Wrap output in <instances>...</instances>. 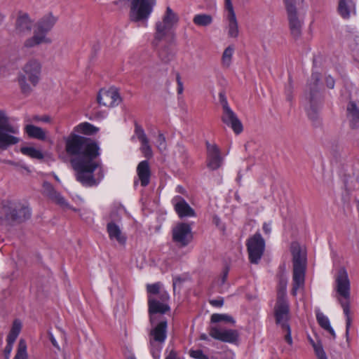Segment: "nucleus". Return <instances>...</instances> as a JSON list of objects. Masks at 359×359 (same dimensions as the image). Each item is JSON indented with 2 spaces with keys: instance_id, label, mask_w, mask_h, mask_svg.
<instances>
[{
  "instance_id": "obj_1",
  "label": "nucleus",
  "mask_w": 359,
  "mask_h": 359,
  "mask_svg": "<svg viewBox=\"0 0 359 359\" xmlns=\"http://www.w3.org/2000/svg\"><path fill=\"white\" fill-rule=\"evenodd\" d=\"M65 151L71 157L76 180L84 187L97 186L104 178L102 165L97 158L100 155L98 143L89 137L72 133L65 140Z\"/></svg>"
},
{
  "instance_id": "obj_2",
  "label": "nucleus",
  "mask_w": 359,
  "mask_h": 359,
  "mask_svg": "<svg viewBox=\"0 0 359 359\" xmlns=\"http://www.w3.org/2000/svg\"><path fill=\"white\" fill-rule=\"evenodd\" d=\"M161 285L160 282L147 285L149 321L152 325L154 324V314H164L170 309L168 304L170 296L165 290H161Z\"/></svg>"
},
{
  "instance_id": "obj_3",
  "label": "nucleus",
  "mask_w": 359,
  "mask_h": 359,
  "mask_svg": "<svg viewBox=\"0 0 359 359\" xmlns=\"http://www.w3.org/2000/svg\"><path fill=\"white\" fill-rule=\"evenodd\" d=\"M336 291L339 295L338 301L343 309L344 313L346 316V337L348 339L349 329L351 324L350 317V281L348 279L347 271L345 269L341 268L339 270L335 279Z\"/></svg>"
},
{
  "instance_id": "obj_4",
  "label": "nucleus",
  "mask_w": 359,
  "mask_h": 359,
  "mask_svg": "<svg viewBox=\"0 0 359 359\" xmlns=\"http://www.w3.org/2000/svg\"><path fill=\"white\" fill-rule=\"evenodd\" d=\"M282 286L278 292L276 303L274 306V316L276 324L281 325L283 332H285V340L292 345L290 327L287 323L289 320L290 306L286 297V283H281Z\"/></svg>"
},
{
  "instance_id": "obj_5",
  "label": "nucleus",
  "mask_w": 359,
  "mask_h": 359,
  "mask_svg": "<svg viewBox=\"0 0 359 359\" xmlns=\"http://www.w3.org/2000/svg\"><path fill=\"white\" fill-rule=\"evenodd\" d=\"M20 127L11 123L9 117L4 110H0V149L6 150L10 147L18 144Z\"/></svg>"
},
{
  "instance_id": "obj_6",
  "label": "nucleus",
  "mask_w": 359,
  "mask_h": 359,
  "mask_svg": "<svg viewBox=\"0 0 359 359\" xmlns=\"http://www.w3.org/2000/svg\"><path fill=\"white\" fill-rule=\"evenodd\" d=\"M57 21L52 14H48L41 18L36 25L34 35L25 41V46L32 48L41 43H50L51 40L46 37V34L50 32Z\"/></svg>"
},
{
  "instance_id": "obj_7",
  "label": "nucleus",
  "mask_w": 359,
  "mask_h": 359,
  "mask_svg": "<svg viewBox=\"0 0 359 359\" xmlns=\"http://www.w3.org/2000/svg\"><path fill=\"white\" fill-rule=\"evenodd\" d=\"M42 65L41 62L36 59L29 60L22 68L24 74L18 76V83L21 90L24 93L31 91L30 86L27 83V79L34 86H36L40 80Z\"/></svg>"
},
{
  "instance_id": "obj_8",
  "label": "nucleus",
  "mask_w": 359,
  "mask_h": 359,
  "mask_svg": "<svg viewBox=\"0 0 359 359\" xmlns=\"http://www.w3.org/2000/svg\"><path fill=\"white\" fill-rule=\"evenodd\" d=\"M168 323L161 320L154 325L149 332V344L154 359H159L160 353L167 339Z\"/></svg>"
},
{
  "instance_id": "obj_9",
  "label": "nucleus",
  "mask_w": 359,
  "mask_h": 359,
  "mask_svg": "<svg viewBox=\"0 0 359 359\" xmlns=\"http://www.w3.org/2000/svg\"><path fill=\"white\" fill-rule=\"evenodd\" d=\"M293 254V274H292V289L291 294L296 296L300 287H304L305 280L306 261L301 256L300 251L292 252Z\"/></svg>"
},
{
  "instance_id": "obj_10",
  "label": "nucleus",
  "mask_w": 359,
  "mask_h": 359,
  "mask_svg": "<svg viewBox=\"0 0 359 359\" xmlns=\"http://www.w3.org/2000/svg\"><path fill=\"white\" fill-rule=\"evenodd\" d=\"M2 212L6 220L18 223L23 222L31 217L29 208L20 203L8 202L3 205Z\"/></svg>"
},
{
  "instance_id": "obj_11",
  "label": "nucleus",
  "mask_w": 359,
  "mask_h": 359,
  "mask_svg": "<svg viewBox=\"0 0 359 359\" xmlns=\"http://www.w3.org/2000/svg\"><path fill=\"white\" fill-rule=\"evenodd\" d=\"M248 258L252 264H257L262 259L265 250V241L259 232H256L246 241Z\"/></svg>"
},
{
  "instance_id": "obj_12",
  "label": "nucleus",
  "mask_w": 359,
  "mask_h": 359,
  "mask_svg": "<svg viewBox=\"0 0 359 359\" xmlns=\"http://www.w3.org/2000/svg\"><path fill=\"white\" fill-rule=\"evenodd\" d=\"M320 79V76L318 73H313L311 75V80L313 81V86L310 87V106L307 109V114L309 118L316 122L318 120V111L321 103L320 95L317 89L318 83Z\"/></svg>"
},
{
  "instance_id": "obj_13",
  "label": "nucleus",
  "mask_w": 359,
  "mask_h": 359,
  "mask_svg": "<svg viewBox=\"0 0 359 359\" xmlns=\"http://www.w3.org/2000/svg\"><path fill=\"white\" fill-rule=\"evenodd\" d=\"M206 146V165L210 170H216L220 168L224 162L221 150L216 144L205 142Z\"/></svg>"
},
{
  "instance_id": "obj_14",
  "label": "nucleus",
  "mask_w": 359,
  "mask_h": 359,
  "mask_svg": "<svg viewBox=\"0 0 359 359\" xmlns=\"http://www.w3.org/2000/svg\"><path fill=\"white\" fill-rule=\"evenodd\" d=\"M224 8L228 36L236 39L239 35V27L231 0H224Z\"/></svg>"
},
{
  "instance_id": "obj_15",
  "label": "nucleus",
  "mask_w": 359,
  "mask_h": 359,
  "mask_svg": "<svg viewBox=\"0 0 359 359\" xmlns=\"http://www.w3.org/2000/svg\"><path fill=\"white\" fill-rule=\"evenodd\" d=\"M285 3L291 34L294 38H297L301 35L302 22L297 15L295 0H285Z\"/></svg>"
},
{
  "instance_id": "obj_16",
  "label": "nucleus",
  "mask_w": 359,
  "mask_h": 359,
  "mask_svg": "<svg viewBox=\"0 0 359 359\" xmlns=\"http://www.w3.org/2000/svg\"><path fill=\"white\" fill-rule=\"evenodd\" d=\"M191 228L187 223H179L172 229V241L180 247H186L192 240Z\"/></svg>"
},
{
  "instance_id": "obj_17",
  "label": "nucleus",
  "mask_w": 359,
  "mask_h": 359,
  "mask_svg": "<svg viewBox=\"0 0 359 359\" xmlns=\"http://www.w3.org/2000/svg\"><path fill=\"white\" fill-rule=\"evenodd\" d=\"M97 102L101 105L114 107L121 103V97L115 88L101 89L97 95Z\"/></svg>"
},
{
  "instance_id": "obj_18",
  "label": "nucleus",
  "mask_w": 359,
  "mask_h": 359,
  "mask_svg": "<svg viewBox=\"0 0 359 359\" xmlns=\"http://www.w3.org/2000/svg\"><path fill=\"white\" fill-rule=\"evenodd\" d=\"M209 334L215 339L226 343H235L238 339V332L236 330H224L217 326H212L209 330Z\"/></svg>"
},
{
  "instance_id": "obj_19",
  "label": "nucleus",
  "mask_w": 359,
  "mask_h": 359,
  "mask_svg": "<svg viewBox=\"0 0 359 359\" xmlns=\"http://www.w3.org/2000/svg\"><path fill=\"white\" fill-rule=\"evenodd\" d=\"M221 119L222 121L225 125L230 127L236 134H240L243 131V124L231 109L223 111Z\"/></svg>"
},
{
  "instance_id": "obj_20",
  "label": "nucleus",
  "mask_w": 359,
  "mask_h": 359,
  "mask_svg": "<svg viewBox=\"0 0 359 359\" xmlns=\"http://www.w3.org/2000/svg\"><path fill=\"white\" fill-rule=\"evenodd\" d=\"M175 210L180 218L195 217L194 210L181 196H177L172 201Z\"/></svg>"
},
{
  "instance_id": "obj_21",
  "label": "nucleus",
  "mask_w": 359,
  "mask_h": 359,
  "mask_svg": "<svg viewBox=\"0 0 359 359\" xmlns=\"http://www.w3.org/2000/svg\"><path fill=\"white\" fill-rule=\"evenodd\" d=\"M43 194L51 201L63 208H69V203L65 198L57 192L53 186L48 182H44L43 184Z\"/></svg>"
},
{
  "instance_id": "obj_22",
  "label": "nucleus",
  "mask_w": 359,
  "mask_h": 359,
  "mask_svg": "<svg viewBox=\"0 0 359 359\" xmlns=\"http://www.w3.org/2000/svg\"><path fill=\"white\" fill-rule=\"evenodd\" d=\"M32 27V22L29 15L26 13L18 17L15 22V32L19 35H26L29 34Z\"/></svg>"
},
{
  "instance_id": "obj_23",
  "label": "nucleus",
  "mask_w": 359,
  "mask_h": 359,
  "mask_svg": "<svg viewBox=\"0 0 359 359\" xmlns=\"http://www.w3.org/2000/svg\"><path fill=\"white\" fill-rule=\"evenodd\" d=\"M137 174L140 181L141 186L145 187L150 182L151 169L149 161L147 160L140 161L137 166Z\"/></svg>"
},
{
  "instance_id": "obj_24",
  "label": "nucleus",
  "mask_w": 359,
  "mask_h": 359,
  "mask_svg": "<svg viewBox=\"0 0 359 359\" xmlns=\"http://www.w3.org/2000/svg\"><path fill=\"white\" fill-rule=\"evenodd\" d=\"M107 231L110 240L116 241L120 245H125L127 238L116 224L113 222H109L107 225Z\"/></svg>"
},
{
  "instance_id": "obj_25",
  "label": "nucleus",
  "mask_w": 359,
  "mask_h": 359,
  "mask_svg": "<svg viewBox=\"0 0 359 359\" xmlns=\"http://www.w3.org/2000/svg\"><path fill=\"white\" fill-rule=\"evenodd\" d=\"M346 116L350 127L356 129L359 127V108L353 101H350L346 108Z\"/></svg>"
},
{
  "instance_id": "obj_26",
  "label": "nucleus",
  "mask_w": 359,
  "mask_h": 359,
  "mask_svg": "<svg viewBox=\"0 0 359 359\" xmlns=\"http://www.w3.org/2000/svg\"><path fill=\"white\" fill-rule=\"evenodd\" d=\"M176 51L171 42L162 44L158 51L159 59L164 63H168L172 61L175 56Z\"/></svg>"
},
{
  "instance_id": "obj_27",
  "label": "nucleus",
  "mask_w": 359,
  "mask_h": 359,
  "mask_svg": "<svg viewBox=\"0 0 359 359\" xmlns=\"http://www.w3.org/2000/svg\"><path fill=\"white\" fill-rule=\"evenodd\" d=\"M338 11L344 18H349L351 13H355V4L353 0H339Z\"/></svg>"
},
{
  "instance_id": "obj_28",
  "label": "nucleus",
  "mask_w": 359,
  "mask_h": 359,
  "mask_svg": "<svg viewBox=\"0 0 359 359\" xmlns=\"http://www.w3.org/2000/svg\"><path fill=\"white\" fill-rule=\"evenodd\" d=\"M25 132L31 138H34L39 140H45L46 138V133L44 130L32 124H29L25 126Z\"/></svg>"
},
{
  "instance_id": "obj_29",
  "label": "nucleus",
  "mask_w": 359,
  "mask_h": 359,
  "mask_svg": "<svg viewBox=\"0 0 359 359\" xmlns=\"http://www.w3.org/2000/svg\"><path fill=\"white\" fill-rule=\"evenodd\" d=\"M98 130L99 129L97 128L88 122L81 123L75 126L74 128V132L87 135L95 134Z\"/></svg>"
},
{
  "instance_id": "obj_30",
  "label": "nucleus",
  "mask_w": 359,
  "mask_h": 359,
  "mask_svg": "<svg viewBox=\"0 0 359 359\" xmlns=\"http://www.w3.org/2000/svg\"><path fill=\"white\" fill-rule=\"evenodd\" d=\"M169 25L165 24L163 21L158 22L156 25V35L155 43L158 45L156 41H161L166 35L168 31L171 28Z\"/></svg>"
},
{
  "instance_id": "obj_31",
  "label": "nucleus",
  "mask_w": 359,
  "mask_h": 359,
  "mask_svg": "<svg viewBox=\"0 0 359 359\" xmlns=\"http://www.w3.org/2000/svg\"><path fill=\"white\" fill-rule=\"evenodd\" d=\"M22 327L21 322L19 320H15L12 327L7 336L6 341L14 344L18 338Z\"/></svg>"
},
{
  "instance_id": "obj_32",
  "label": "nucleus",
  "mask_w": 359,
  "mask_h": 359,
  "mask_svg": "<svg viewBox=\"0 0 359 359\" xmlns=\"http://www.w3.org/2000/svg\"><path fill=\"white\" fill-rule=\"evenodd\" d=\"M213 19L212 17L209 14H197L195 15L193 18V22L197 25L201 27H206L212 23Z\"/></svg>"
},
{
  "instance_id": "obj_33",
  "label": "nucleus",
  "mask_w": 359,
  "mask_h": 359,
  "mask_svg": "<svg viewBox=\"0 0 359 359\" xmlns=\"http://www.w3.org/2000/svg\"><path fill=\"white\" fill-rule=\"evenodd\" d=\"M20 151L22 154L32 158L41 160L44 158V155L41 150L36 149L32 147H22L20 148Z\"/></svg>"
},
{
  "instance_id": "obj_34",
  "label": "nucleus",
  "mask_w": 359,
  "mask_h": 359,
  "mask_svg": "<svg viewBox=\"0 0 359 359\" xmlns=\"http://www.w3.org/2000/svg\"><path fill=\"white\" fill-rule=\"evenodd\" d=\"M210 322L212 323H218L220 322H224L231 324L235 323V320L233 317L225 313H213L210 317Z\"/></svg>"
},
{
  "instance_id": "obj_35",
  "label": "nucleus",
  "mask_w": 359,
  "mask_h": 359,
  "mask_svg": "<svg viewBox=\"0 0 359 359\" xmlns=\"http://www.w3.org/2000/svg\"><path fill=\"white\" fill-rule=\"evenodd\" d=\"M233 52L234 47L233 46H229L224 49L222 56V64L223 66L229 67L231 65Z\"/></svg>"
},
{
  "instance_id": "obj_36",
  "label": "nucleus",
  "mask_w": 359,
  "mask_h": 359,
  "mask_svg": "<svg viewBox=\"0 0 359 359\" xmlns=\"http://www.w3.org/2000/svg\"><path fill=\"white\" fill-rule=\"evenodd\" d=\"M27 344L24 339H20L18 342L17 353L13 359H27Z\"/></svg>"
},
{
  "instance_id": "obj_37",
  "label": "nucleus",
  "mask_w": 359,
  "mask_h": 359,
  "mask_svg": "<svg viewBox=\"0 0 359 359\" xmlns=\"http://www.w3.org/2000/svg\"><path fill=\"white\" fill-rule=\"evenodd\" d=\"M163 21L170 27L177 21V18L175 13L170 7H167L165 13L163 18Z\"/></svg>"
},
{
  "instance_id": "obj_38",
  "label": "nucleus",
  "mask_w": 359,
  "mask_h": 359,
  "mask_svg": "<svg viewBox=\"0 0 359 359\" xmlns=\"http://www.w3.org/2000/svg\"><path fill=\"white\" fill-rule=\"evenodd\" d=\"M135 135L137 137L138 140L141 142H146L148 140L144 130L137 122H135V130H134Z\"/></svg>"
},
{
  "instance_id": "obj_39",
  "label": "nucleus",
  "mask_w": 359,
  "mask_h": 359,
  "mask_svg": "<svg viewBox=\"0 0 359 359\" xmlns=\"http://www.w3.org/2000/svg\"><path fill=\"white\" fill-rule=\"evenodd\" d=\"M140 150L144 157H146L147 158H150L152 157L153 153H152L151 147L149 145V140H146V142H141Z\"/></svg>"
},
{
  "instance_id": "obj_40",
  "label": "nucleus",
  "mask_w": 359,
  "mask_h": 359,
  "mask_svg": "<svg viewBox=\"0 0 359 359\" xmlns=\"http://www.w3.org/2000/svg\"><path fill=\"white\" fill-rule=\"evenodd\" d=\"M313 349L318 359H327L320 341H318L317 344H313Z\"/></svg>"
},
{
  "instance_id": "obj_41",
  "label": "nucleus",
  "mask_w": 359,
  "mask_h": 359,
  "mask_svg": "<svg viewBox=\"0 0 359 359\" xmlns=\"http://www.w3.org/2000/svg\"><path fill=\"white\" fill-rule=\"evenodd\" d=\"M316 319L319 325L324 330L330 326L329 318L325 316L323 313H318L316 314Z\"/></svg>"
},
{
  "instance_id": "obj_42",
  "label": "nucleus",
  "mask_w": 359,
  "mask_h": 359,
  "mask_svg": "<svg viewBox=\"0 0 359 359\" xmlns=\"http://www.w3.org/2000/svg\"><path fill=\"white\" fill-rule=\"evenodd\" d=\"M156 147L161 152L165 151L167 148L165 137L161 132L158 133L156 139Z\"/></svg>"
},
{
  "instance_id": "obj_43",
  "label": "nucleus",
  "mask_w": 359,
  "mask_h": 359,
  "mask_svg": "<svg viewBox=\"0 0 359 359\" xmlns=\"http://www.w3.org/2000/svg\"><path fill=\"white\" fill-rule=\"evenodd\" d=\"M189 355L195 359H209V358L205 355L201 349L190 350Z\"/></svg>"
},
{
  "instance_id": "obj_44",
  "label": "nucleus",
  "mask_w": 359,
  "mask_h": 359,
  "mask_svg": "<svg viewBox=\"0 0 359 359\" xmlns=\"http://www.w3.org/2000/svg\"><path fill=\"white\" fill-rule=\"evenodd\" d=\"M178 152L180 154V158L182 163L187 164L188 163L189 155L187 154V150L184 147L179 146L178 147Z\"/></svg>"
},
{
  "instance_id": "obj_45",
  "label": "nucleus",
  "mask_w": 359,
  "mask_h": 359,
  "mask_svg": "<svg viewBox=\"0 0 359 359\" xmlns=\"http://www.w3.org/2000/svg\"><path fill=\"white\" fill-rule=\"evenodd\" d=\"M219 102L222 106V111L224 110L231 109L228 104L226 97L223 93H220L219 94Z\"/></svg>"
},
{
  "instance_id": "obj_46",
  "label": "nucleus",
  "mask_w": 359,
  "mask_h": 359,
  "mask_svg": "<svg viewBox=\"0 0 359 359\" xmlns=\"http://www.w3.org/2000/svg\"><path fill=\"white\" fill-rule=\"evenodd\" d=\"M176 81L177 83V91L178 94H182L184 90L183 83L181 80V76L179 73L176 74Z\"/></svg>"
},
{
  "instance_id": "obj_47",
  "label": "nucleus",
  "mask_w": 359,
  "mask_h": 359,
  "mask_svg": "<svg viewBox=\"0 0 359 359\" xmlns=\"http://www.w3.org/2000/svg\"><path fill=\"white\" fill-rule=\"evenodd\" d=\"M13 343L7 342V344H6V346L4 348V356H5L6 359H9L10 354L13 349Z\"/></svg>"
},
{
  "instance_id": "obj_48",
  "label": "nucleus",
  "mask_w": 359,
  "mask_h": 359,
  "mask_svg": "<svg viewBox=\"0 0 359 359\" xmlns=\"http://www.w3.org/2000/svg\"><path fill=\"white\" fill-rule=\"evenodd\" d=\"M325 83H326L327 86L329 88H330V89L334 88V79L332 76H327L326 79H325Z\"/></svg>"
},
{
  "instance_id": "obj_49",
  "label": "nucleus",
  "mask_w": 359,
  "mask_h": 359,
  "mask_svg": "<svg viewBox=\"0 0 359 359\" xmlns=\"http://www.w3.org/2000/svg\"><path fill=\"white\" fill-rule=\"evenodd\" d=\"M210 304L213 306L220 307L224 304L223 299H212L210 302Z\"/></svg>"
},
{
  "instance_id": "obj_50",
  "label": "nucleus",
  "mask_w": 359,
  "mask_h": 359,
  "mask_svg": "<svg viewBox=\"0 0 359 359\" xmlns=\"http://www.w3.org/2000/svg\"><path fill=\"white\" fill-rule=\"evenodd\" d=\"M165 359H181L177 353L172 350L170 351L169 354L165 357Z\"/></svg>"
},
{
  "instance_id": "obj_51",
  "label": "nucleus",
  "mask_w": 359,
  "mask_h": 359,
  "mask_svg": "<svg viewBox=\"0 0 359 359\" xmlns=\"http://www.w3.org/2000/svg\"><path fill=\"white\" fill-rule=\"evenodd\" d=\"M228 273H229V269L227 268H226L224 270L222 276L221 277V284H224L226 282V280L227 279Z\"/></svg>"
},
{
  "instance_id": "obj_52",
  "label": "nucleus",
  "mask_w": 359,
  "mask_h": 359,
  "mask_svg": "<svg viewBox=\"0 0 359 359\" xmlns=\"http://www.w3.org/2000/svg\"><path fill=\"white\" fill-rule=\"evenodd\" d=\"M262 229L266 234H269L271 231L270 224L267 223H264Z\"/></svg>"
},
{
  "instance_id": "obj_53",
  "label": "nucleus",
  "mask_w": 359,
  "mask_h": 359,
  "mask_svg": "<svg viewBox=\"0 0 359 359\" xmlns=\"http://www.w3.org/2000/svg\"><path fill=\"white\" fill-rule=\"evenodd\" d=\"M325 330H326L327 332L330 333V334L332 336V338L334 339L336 338V334L332 326H329V327L326 328Z\"/></svg>"
},
{
  "instance_id": "obj_54",
  "label": "nucleus",
  "mask_w": 359,
  "mask_h": 359,
  "mask_svg": "<svg viewBox=\"0 0 359 359\" xmlns=\"http://www.w3.org/2000/svg\"><path fill=\"white\" fill-rule=\"evenodd\" d=\"M50 340L53 346H55L57 349H60V346H59L56 339L54 338V337L52 334L50 335Z\"/></svg>"
},
{
  "instance_id": "obj_55",
  "label": "nucleus",
  "mask_w": 359,
  "mask_h": 359,
  "mask_svg": "<svg viewBox=\"0 0 359 359\" xmlns=\"http://www.w3.org/2000/svg\"><path fill=\"white\" fill-rule=\"evenodd\" d=\"M285 92H286V94H287V100H291V95L290 94L292 93V87H291V84L290 83L289 86L286 88Z\"/></svg>"
},
{
  "instance_id": "obj_56",
  "label": "nucleus",
  "mask_w": 359,
  "mask_h": 359,
  "mask_svg": "<svg viewBox=\"0 0 359 359\" xmlns=\"http://www.w3.org/2000/svg\"><path fill=\"white\" fill-rule=\"evenodd\" d=\"M212 222H213V223H214L216 226H219V224H220V222H221V221H220L219 217L215 215V216H214V217H213Z\"/></svg>"
},
{
  "instance_id": "obj_57",
  "label": "nucleus",
  "mask_w": 359,
  "mask_h": 359,
  "mask_svg": "<svg viewBox=\"0 0 359 359\" xmlns=\"http://www.w3.org/2000/svg\"><path fill=\"white\" fill-rule=\"evenodd\" d=\"M40 121L44 123H48L50 121V118L48 116H41V118H40Z\"/></svg>"
},
{
  "instance_id": "obj_58",
  "label": "nucleus",
  "mask_w": 359,
  "mask_h": 359,
  "mask_svg": "<svg viewBox=\"0 0 359 359\" xmlns=\"http://www.w3.org/2000/svg\"><path fill=\"white\" fill-rule=\"evenodd\" d=\"M40 118H41V116H34L31 120L30 119H27V121H36V122H39V121H41Z\"/></svg>"
},
{
  "instance_id": "obj_59",
  "label": "nucleus",
  "mask_w": 359,
  "mask_h": 359,
  "mask_svg": "<svg viewBox=\"0 0 359 359\" xmlns=\"http://www.w3.org/2000/svg\"><path fill=\"white\" fill-rule=\"evenodd\" d=\"M201 339L202 340H208V336L205 334H202L200 337Z\"/></svg>"
},
{
  "instance_id": "obj_60",
  "label": "nucleus",
  "mask_w": 359,
  "mask_h": 359,
  "mask_svg": "<svg viewBox=\"0 0 359 359\" xmlns=\"http://www.w3.org/2000/svg\"><path fill=\"white\" fill-rule=\"evenodd\" d=\"M310 343L311 344L312 346L313 347V344H317V342H315L312 339H309Z\"/></svg>"
},
{
  "instance_id": "obj_61",
  "label": "nucleus",
  "mask_w": 359,
  "mask_h": 359,
  "mask_svg": "<svg viewBox=\"0 0 359 359\" xmlns=\"http://www.w3.org/2000/svg\"><path fill=\"white\" fill-rule=\"evenodd\" d=\"M6 162L7 163H8V164H11V165L14 164V163H13V162H12V161H6Z\"/></svg>"
},
{
  "instance_id": "obj_62",
  "label": "nucleus",
  "mask_w": 359,
  "mask_h": 359,
  "mask_svg": "<svg viewBox=\"0 0 359 359\" xmlns=\"http://www.w3.org/2000/svg\"><path fill=\"white\" fill-rule=\"evenodd\" d=\"M55 180H57V182H59V181H60L59 178L57 177V175H55Z\"/></svg>"
},
{
  "instance_id": "obj_63",
  "label": "nucleus",
  "mask_w": 359,
  "mask_h": 359,
  "mask_svg": "<svg viewBox=\"0 0 359 359\" xmlns=\"http://www.w3.org/2000/svg\"><path fill=\"white\" fill-rule=\"evenodd\" d=\"M173 287L174 288L175 287V282L173 283Z\"/></svg>"
}]
</instances>
